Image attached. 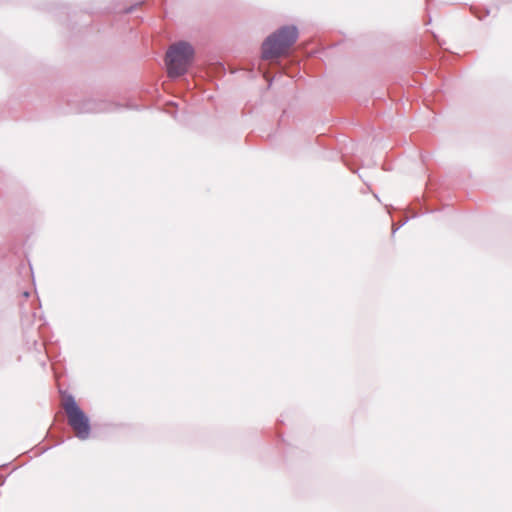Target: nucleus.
Masks as SVG:
<instances>
[{"mask_svg": "<svg viewBox=\"0 0 512 512\" xmlns=\"http://www.w3.org/2000/svg\"><path fill=\"white\" fill-rule=\"evenodd\" d=\"M298 38L294 26H286L269 36L262 45L263 59H275L288 53Z\"/></svg>", "mask_w": 512, "mask_h": 512, "instance_id": "f257e3e1", "label": "nucleus"}, {"mask_svg": "<svg viewBox=\"0 0 512 512\" xmlns=\"http://www.w3.org/2000/svg\"><path fill=\"white\" fill-rule=\"evenodd\" d=\"M194 58V49L187 42L172 45L166 54L167 70L170 77L183 75Z\"/></svg>", "mask_w": 512, "mask_h": 512, "instance_id": "f03ea898", "label": "nucleus"}, {"mask_svg": "<svg viewBox=\"0 0 512 512\" xmlns=\"http://www.w3.org/2000/svg\"><path fill=\"white\" fill-rule=\"evenodd\" d=\"M62 406L75 436L81 440L87 439L90 435V423L87 415L80 409L72 396L65 397Z\"/></svg>", "mask_w": 512, "mask_h": 512, "instance_id": "7ed1b4c3", "label": "nucleus"}]
</instances>
